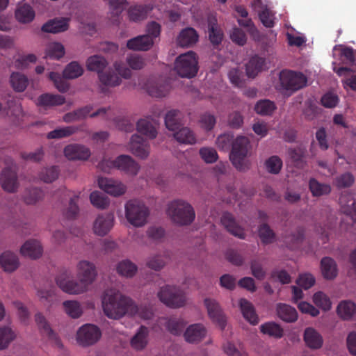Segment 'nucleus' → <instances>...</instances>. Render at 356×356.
<instances>
[{"instance_id": "c85d7f7f", "label": "nucleus", "mask_w": 356, "mask_h": 356, "mask_svg": "<svg viewBox=\"0 0 356 356\" xmlns=\"http://www.w3.org/2000/svg\"><path fill=\"white\" fill-rule=\"evenodd\" d=\"M149 330L145 326H140L131 339V347L136 350H143L148 343Z\"/></svg>"}, {"instance_id": "603ef678", "label": "nucleus", "mask_w": 356, "mask_h": 356, "mask_svg": "<svg viewBox=\"0 0 356 356\" xmlns=\"http://www.w3.org/2000/svg\"><path fill=\"white\" fill-rule=\"evenodd\" d=\"M118 273L127 277H133L137 271V266L129 260H123L117 266Z\"/></svg>"}, {"instance_id": "7ed1b4c3", "label": "nucleus", "mask_w": 356, "mask_h": 356, "mask_svg": "<svg viewBox=\"0 0 356 356\" xmlns=\"http://www.w3.org/2000/svg\"><path fill=\"white\" fill-rule=\"evenodd\" d=\"M166 212L174 223L181 226L191 225L195 218L193 207L182 200L170 202L168 204Z\"/></svg>"}, {"instance_id": "2eb2a0df", "label": "nucleus", "mask_w": 356, "mask_h": 356, "mask_svg": "<svg viewBox=\"0 0 356 356\" xmlns=\"http://www.w3.org/2000/svg\"><path fill=\"white\" fill-rule=\"evenodd\" d=\"M114 225L113 213H102L99 215L93 224V230L97 235L104 236L112 229Z\"/></svg>"}, {"instance_id": "9b49d317", "label": "nucleus", "mask_w": 356, "mask_h": 356, "mask_svg": "<svg viewBox=\"0 0 356 356\" xmlns=\"http://www.w3.org/2000/svg\"><path fill=\"white\" fill-rule=\"evenodd\" d=\"M279 79L282 88L291 92L302 89L307 82V77L302 73L288 70L280 72Z\"/></svg>"}, {"instance_id": "79ce46f5", "label": "nucleus", "mask_w": 356, "mask_h": 356, "mask_svg": "<svg viewBox=\"0 0 356 356\" xmlns=\"http://www.w3.org/2000/svg\"><path fill=\"white\" fill-rule=\"evenodd\" d=\"M91 110V106H86L72 112H69L65 114L63 116V120L67 123H70L84 119L90 114Z\"/></svg>"}, {"instance_id": "69168bd1", "label": "nucleus", "mask_w": 356, "mask_h": 356, "mask_svg": "<svg viewBox=\"0 0 356 356\" xmlns=\"http://www.w3.org/2000/svg\"><path fill=\"white\" fill-rule=\"evenodd\" d=\"M37 61V56L33 54L22 55L15 61V66L18 69H26L30 63H35Z\"/></svg>"}, {"instance_id": "a19ab883", "label": "nucleus", "mask_w": 356, "mask_h": 356, "mask_svg": "<svg viewBox=\"0 0 356 356\" xmlns=\"http://www.w3.org/2000/svg\"><path fill=\"white\" fill-rule=\"evenodd\" d=\"M107 65L106 60L104 57L97 55L90 56L87 60V69L90 71L97 72L98 75L103 72Z\"/></svg>"}, {"instance_id": "052dcab7", "label": "nucleus", "mask_w": 356, "mask_h": 356, "mask_svg": "<svg viewBox=\"0 0 356 356\" xmlns=\"http://www.w3.org/2000/svg\"><path fill=\"white\" fill-rule=\"evenodd\" d=\"M44 196L42 190L38 188H32L26 191L24 195V202L27 204H33L41 200Z\"/></svg>"}, {"instance_id": "4d7b16f0", "label": "nucleus", "mask_w": 356, "mask_h": 356, "mask_svg": "<svg viewBox=\"0 0 356 356\" xmlns=\"http://www.w3.org/2000/svg\"><path fill=\"white\" fill-rule=\"evenodd\" d=\"M58 167L51 166L42 169L39 175V177L40 179L44 182L51 183L58 177Z\"/></svg>"}, {"instance_id": "f3484780", "label": "nucleus", "mask_w": 356, "mask_h": 356, "mask_svg": "<svg viewBox=\"0 0 356 356\" xmlns=\"http://www.w3.org/2000/svg\"><path fill=\"white\" fill-rule=\"evenodd\" d=\"M204 305L211 320L218 324L221 329H224L226 325V320L218 303L214 300L206 298Z\"/></svg>"}, {"instance_id": "4c0bfd02", "label": "nucleus", "mask_w": 356, "mask_h": 356, "mask_svg": "<svg viewBox=\"0 0 356 356\" xmlns=\"http://www.w3.org/2000/svg\"><path fill=\"white\" fill-rule=\"evenodd\" d=\"M65 103V98L60 95L45 93L38 98V104L44 107L62 105Z\"/></svg>"}, {"instance_id": "bf43d9fd", "label": "nucleus", "mask_w": 356, "mask_h": 356, "mask_svg": "<svg viewBox=\"0 0 356 356\" xmlns=\"http://www.w3.org/2000/svg\"><path fill=\"white\" fill-rule=\"evenodd\" d=\"M91 204L100 209H104L109 204L108 198L101 192L94 191L90 195Z\"/></svg>"}, {"instance_id": "6e6d98bb", "label": "nucleus", "mask_w": 356, "mask_h": 356, "mask_svg": "<svg viewBox=\"0 0 356 356\" xmlns=\"http://www.w3.org/2000/svg\"><path fill=\"white\" fill-rule=\"evenodd\" d=\"M35 321L41 332L48 336L50 339L56 338V334L50 327L46 318L41 313H37L35 316Z\"/></svg>"}, {"instance_id": "58836bf2", "label": "nucleus", "mask_w": 356, "mask_h": 356, "mask_svg": "<svg viewBox=\"0 0 356 356\" xmlns=\"http://www.w3.org/2000/svg\"><path fill=\"white\" fill-rule=\"evenodd\" d=\"M337 314L342 318L348 320L356 314V305L350 300H344L337 307Z\"/></svg>"}, {"instance_id": "7c9ffc66", "label": "nucleus", "mask_w": 356, "mask_h": 356, "mask_svg": "<svg viewBox=\"0 0 356 356\" xmlns=\"http://www.w3.org/2000/svg\"><path fill=\"white\" fill-rule=\"evenodd\" d=\"M266 60L258 56H252L246 64L248 76L254 78L265 69Z\"/></svg>"}, {"instance_id": "ddd939ff", "label": "nucleus", "mask_w": 356, "mask_h": 356, "mask_svg": "<svg viewBox=\"0 0 356 356\" xmlns=\"http://www.w3.org/2000/svg\"><path fill=\"white\" fill-rule=\"evenodd\" d=\"M129 147L131 153L138 158L145 159L149 156V144L141 136L134 134L131 138Z\"/></svg>"}, {"instance_id": "b1692460", "label": "nucleus", "mask_w": 356, "mask_h": 356, "mask_svg": "<svg viewBox=\"0 0 356 356\" xmlns=\"http://www.w3.org/2000/svg\"><path fill=\"white\" fill-rule=\"evenodd\" d=\"M153 44L152 38H150L149 35H142L129 40L127 47L128 49L135 51H147L153 46Z\"/></svg>"}, {"instance_id": "20e7f679", "label": "nucleus", "mask_w": 356, "mask_h": 356, "mask_svg": "<svg viewBox=\"0 0 356 356\" xmlns=\"http://www.w3.org/2000/svg\"><path fill=\"white\" fill-rule=\"evenodd\" d=\"M252 148L250 141L246 136H238L232 143L230 160L233 165L239 171L250 169V162L246 159Z\"/></svg>"}, {"instance_id": "4468645a", "label": "nucleus", "mask_w": 356, "mask_h": 356, "mask_svg": "<svg viewBox=\"0 0 356 356\" xmlns=\"http://www.w3.org/2000/svg\"><path fill=\"white\" fill-rule=\"evenodd\" d=\"M0 184L5 191L15 193L19 186L16 171L10 167L5 168L0 175Z\"/></svg>"}, {"instance_id": "a878e982", "label": "nucleus", "mask_w": 356, "mask_h": 356, "mask_svg": "<svg viewBox=\"0 0 356 356\" xmlns=\"http://www.w3.org/2000/svg\"><path fill=\"white\" fill-rule=\"evenodd\" d=\"M198 38L197 31L193 28L188 27L180 32L177 43L182 47H191L198 41Z\"/></svg>"}, {"instance_id": "bb28decb", "label": "nucleus", "mask_w": 356, "mask_h": 356, "mask_svg": "<svg viewBox=\"0 0 356 356\" xmlns=\"http://www.w3.org/2000/svg\"><path fill=\"white\" fill-rule=\"evenodd\" d=\"M42 251L41 244L36 240L26 241L20 249V252L23 256L34 259L39 258L42 255Z\"/></svg>"}, {"instance_id": "f03ea898", "label": "nucleus", "mask_w": 356, "mask_h": 356, "mask_svg": "<svg viewBox=\"0 0 356 356\" xmlns=\"http://www.w3.org/2000/svg\"><path fill=\"white\" fill-rule=\"evenodd\" d=\"M102 303L104 314L110 318L118 319L136 311V307L131 305V299L113 290L104 291Z\"/></svg>"}, {"instance_id": "6ab92c4d", "label": "nucleus", "mask_w": 356, "mask_h": 356, "mask_svg": "<svg viewBox=\"0 0 356 356\" xmlns=\"http://www.w3.org/2000/svg\"><path fill=\"white\" fill-rule=\"evenodd\" d=\"M170 85L166 81L154 80L150 79L146 84L147 93L154 97H163L168 95L170 91Z\"/></svg>"}, {"instance_id": "c9c22d12", "label": "nucleus", "mask_w": 356, "mask_h": 356, "mask_svg": "<svg viewBox=\"0 0 356 356\" xmlns=\"http://www.w3.org/2000/svg\"><path fill=\"white\" fill-rule=\"evenodd\" d=\"M173 136L179 143L193 145L196 143V137L193 131L188 127H179L174 131Z\"/></svg>"}, {"instance_id": "0e129e2a", "label": "nucleus", "mask_w": 356, "mask_h": 356, "mask_svg": "<svg viewBox=\"0 0 356 356\" xmlns=\"http://www.w3.org/2000/svg\"><path fill=\"white\" fill-rule=\"evenodd\" d=\"M313 300L316 306L322 308L323 310H329L331 308V302L329 298L321 291L314 293Z\"/></svg>"}, {"instance_id": "e433bc0d", "label": "nucleus", "mask_w": 356, "mask_h": 356, "mask_svg": "<svg viewBox=\"0 0 356 356\" xmlns=\"http://www.w3.org/2000/svg\"><path fill=\"white\" fill-rule=\"evenodd\" d=\"M181 115L178 110L169 111L165 117L166 128L173 132L177 131L181 126Z\"/></svg>"}, {"instance_id": "1a4fd4ad", "label": "nucleus", "mask_w": 356, "mask_h": 356, "mask_svg": "<svg viewBox=\"0 0 356 356\" xmlns=\"http://www.w3.org/2000/svg\"><path fill=\"white\" fill-rule=\"evenodd\" d=\"M99 165L105 172L107 171L104 168V165H106L109 168H117L132 176L136 175L140 169L139 165L130 156L124 154L118 156L115 160L104 159Z\"/></svg>"}, {"instance_id": "5701e85b", "label": "nucleus", "mask_w": 356, "mask_h": 356, "mask_svg": "<svg viewBox=\"0 0 356 356\" xmlns=\"http://www.w3.org/2000/svg\"><path fill=\"white\" fill-rule=\"evenodd\" d=\"M68 18H55L46 22L42 26V31L47 33H58L65 31L69 28Z\"/></svg>"}, {"instance_id": "ea45409f", "label": "nucleus", "mask_w": 356, "mask_h": 356, "mask_svg": "<svg viewBox=\"0 0 356 356\" xmlns=\"http://www.w3.org/2000/svg\"><path fill=\"white\" fill-rule=\"evenodd\" d=\"M309 188L314 197L328 195L331 192V187L329 184L320 183L314 178L310 179Z\"/></svg>"}, {"instance_id": "f8f14e48", "label": "nucleus", "mask_w": 356, "mask_h": 356, "mask_svg": "<svg viewBox=\"0 0 356 356\" xmlns=\"http://www.w3.org/2000/svg\"><path fill=\"white\" fill-rule=\"evenodd\" d=\"M102 335L99 328L92 324L81 326L76 334L77 342L83 346H88L95 343Z\"/></svg>"}, {"instance_id": "393cba45", "label": "nucleus", "mask_w": 356, "mask_h": 356, "mask_svg": "<svg viewBox=\"0 0 356 356\" xmlns=\"http://www.w3.org/2000/svg\"><path fill=\"white\" fill-rule=\"evenodd\" d=\"M0 266L6 272L15 271L19 266L17 255L10 251L3 252L0 256Z\"/></svg>"}, {"instance_id": "680f3d73", "label": "nucleus", "mask_w": 356, "mask_h": 356, "mask_svg": "<svg viewBox=\"0 0 356 356\" xmlns=\"http://www.w3.org/2000/svg\"><path fill=\"white\" fill-rule=\"evenodd\" d=\"M355 181V177L350 172H345L335 178V185L339 188L350 187Z\"/></svg>"}, {"instance_id": "a18cd8bd", "label": "nucleus", "mask_w": 356, "mask_h": 356, "mask_svg": "<svg viewBox=\"0 0 356 356\" xmlns=\"http://www.w3.org/2000/svg\"><path fill=\"white\" fill-rule=\"evenodd\" d=\"M65 54L64 46L60 42L49 43L45 50V58L58 60Z\"/></svg>"}, {"instance_id": "4be33fe9", "label": "nucleus", "mask_w": 356, "mask_h": 356, "mask_svg": "<svg viewBox=\"0 0 356 356\" xmlns=\"http://www.w3.org/2000/svg\"><path fill=\"white\" fill-rule=\"evenodd\" d=\"M303 339L306 345L311 349H319L323 344V339L321 334L311 327L305 330Z\"/></svg>"}, {"instance_id": "de8ad7c7", "label": "nucleus", "mask_w": 356, "mask_h": 356, "mask_svg": "<svg viewBox=\"0 0 356 356\" xmlns=\"http://www.w3.org/2000/svg\"><path fill=\"white\" fill-rule=\"evenodd\" d=\"M289 155L294 165L298 168H302L305 166V151L301 147L290 148Z\"/></svg>"}, {"instance_id": "2f4dec72", "label": "nucleus", "mask_w": 356, "mask_h": 356, "mask_svg": "<svg viewBox=\"0 0 356 356\" xmlns=\"http://www.w3.org/2000/svg\"><path fill=\"white\" fill-rule=\"evenodd\" d=\"M277 314L278 317L286 323H293L298 319L296 309L286 304H278L277 306Z\"/></svg>"}, {"instance_id": "aec40b11", "label": "nucleus", "mask_w": 356, "mask_h": 356, "mask_svg": "<svg viewBox=\"0 0 356 356\" xmlns=\"http://www.w3.org/2000/svg\"><path fill=\"white\" fill-rule=\"evenodd\" d=\"M221 222L226 229L233 236L240 239L245 238L244 229L236 223L234 218L230 213H224L221 218Z\"/></svg>"}, {"instance_id": "423d86ee", "label": "nucleus", "mask_w": 356, "mask_h": 356, "mask_svg": "<svg viewBox=\"0 0 356 356\" xmlns=\"http://www.w3.org/2000/svg\"><path fill=\"white\" fill-rule=\"evenodd\" d=\"M83 73V67L77 62L73 61L65 67L63 70V77L57 72H51L49 74V78L60 92H65L69 88V83L65 79H76L81 76Z\"/></svg>"}, {"instance_id": "774afa93", "label": "nucleus", "mask_w": 356, "mask_h": 356, "mask_svg": "<svg viewBox=\"0 0 356 356\" xmlns=\"http://www.w3.org/2000/svg\"><path fill=\"white\" fill-rule=\"evenodd\" d=\"M201 158L207 163H212L217 161L218 156L217 152L211 147H202L200 149Z\"/></svg>"}, {"instance_id": "dca6fc26", "label": "nucleus", "mask_w": 356, "mask_h": 356, "mask_svg": "<svg viewBox=\"0 0 356 356\" xmlns=\"http://www.w3.org/2000/svg\"><path fill=\"white\" fill-rule=\"evenodd\" d=\"M98 185L101 189L113 196H120L126 191V186L121 182L106 177H99Z\"/></svg>"}, {"instance_id": "09e8293b", "label": "nucleus", "mask_w": 356, "mask_h": 356, "mask_svg": "<svg viewBox=\"0 0 356 356\" xmlns=\"http://www.w3.org/2000/svg\"><path fill=\"white\" fill-rule=\"evenodd\" d=\"M16 335L8 326H0V350L6 348L15 339Z\"/></svg>"}, {"instance_id": "864d4df0", "label": "nucleus", "mask_w": 356, "mask_h": 356, "mask_svg": "<svg viewBox=\"0 0 356 356\" xmlns=\"http://www.w3.org/2000/svg\"><path fill=\"white\" fill-rule=\"evenodd\" d=\"M275 108L274 102L268 99L260 100L254 106L255 111L261 115H271Z\"/></svg>"}, {"instance_id": "13d9d810", "label": "nucleus", "mask_w": 356, "mask_h": 356, "mask_svg": "<svg viewBox=\"0 0 356 356\" xmlns=\"http://www.w3.org/2000/svg\"><path fill=\"white\" fill-rule=\"evenodd\" d=\"M185 323L181 318H170L165 323L167 330L174 335H179L182 332Z\"/></svg>"}, {"instance_id": "f257e3e1", "label": "nucleus", "mask_w": 356, "mask_h": 356, "mask_svg": "<svg viewBox=\"0 0 356 356\" xmlns=\"http://www.w3.org/2000/svg\"><path fill=\"white\" fill-rule=\"evenodd\" d=\"M97 275L95 264L86 260H81L77 264V277L79 282L72 280V272L69 269L60 270L56 277L58 286L70 294H79L84 292L95 280Z\"/></svg>"}, {"instance_id": "0eeeda50", "label": "nucleus", "mask_w": 356, "mask_h": 356, "mask_svg": "<svg viewBox=\"0 0 356 356\" xmlns=\"http://www.w3.org/2000/svg\"><path fill=\"white\" fill-rule=\"evenodd\" d=\"M149 215L148 208L140 201L131 200L125 204V216L128 222L134 227H142Z\"/></svg>"}, {"instance_id": "f704fd0d", "label": "nucleus", "mask_w": 356, "mask_h": 356, "mask_svg": "<svg viewBox=\"0 0 356 356\" xmlns=\"http://www.w3.org/2000/svg\"><path fill=\"white\" fill-rule=\"evenodd\" d=\"M15 17L21 23H29L33 20L35 12L29 4H19L15 10Z\"/></svg>"}, {"instance_id": "49530a36", "label": "nucleus", "mask_w": 356, "mask_h": 356, "mask_svg": "<svg viewBox=\"0 0 356 356\" xmlns=\"http://www.w3.org/2000/svg\"><path fill=\"white\" fill-rule=\"evenodd\" d=\"M79 130L78 127L69 126L56 129L47 135L48 139H60L67 138L75 134Z\"/></svg>"}, {"instance_id": "412c9836", "label": "nucleus", "mask_w": 356, "mask_h": 356, "mask_svg": "<svg viewBox=\"0 0 356 356\" xmlns=\"http://www.w3.org/2000/svg\"><path fill=\"white\" fill-rule=\"evenodd\" d=\"M207 334V330L203 325L197 323L191 325L184 332L185 340L191 343L201 341Z\"/></svg>"}, {"instance_id": "338daca9", "label": "nucleus", "mask_w": 356, "mask_h": 356, "mask_svg": "<svg viewBox=\"0 0 356 356\" xmlns=\"http://www.w3.org/2000/svg\"><path fill=\"white\" fill-rule=\"evenodd\" d=\"M304 238V229L302 227H298L294 233L290 236H286L284 241L289 243V248H294L296 245L299 244Z\"/></svg>"}, {"instance_id": "e2e57ef3", "label": "nucleus", "mask_w": 356, "mask_h": 356, "mask_svg": "<svg viewBox=\"0 0 356 356\" xmlns=\"http://www.w3.org/2000/svg\"><path fill=\"white\" fill-rule=\"evenodd\" d=\"M234 135L231 133H225L220 135L216 139V145L220 149L228 150L232 147L234 141Z\"/></svg>"}, {"instance_id": "cd10ccee", "label": "nucleus", "mask_w": 356, "mask_h": 356, "mask_svg": "<svg viewBox=\"0 0 356 356\" xmlns=\"http://www.w3.org/2000/svg\"><path fill=\"white\" fill-rule=\"evenodd\" d=\"M152 9L153 6L150 4L132 6L128 10L129 18L135 22L142 21L147 17Z\"/></svg>"}, {"instance_id": "c756f323", "label": "nucleus", "mask_w": 356, "mask_h": 356, "mask_svg": "<svg viewBox=\"0 0 356 356\" xmlns=\"http://www.w3.org/2000/svg\"><path fill=\"white\" fill-rule=\"evenodd\" d=\"M239 306L242 314L245 320L252 325H257L259 323V317L256 314L255 309L252 304L246 299L241 298L239 301Z\"/></svg>"}, {"instance_id": "c03bdc74", "label": "nucleus", "mask_w": 356, "mask_h": 356, "mask_svg": "<svg viewBox=\"0 0 356 356\" xmlns=\"http://www.w3.org/2000/svg\"><path fill=\"white\" fill-rule=\"evenodd\" d=\"M137 130L150 139L155 138L157 135V131L152 122L146 119H140L138 121Z\"/></svg>"}, {"instance_id": "3c124183", "label": "nucleus", "mask_w": 356, "mask_h": 356, "mask_svg": "<svg viewBox=\"0 0 356 356\" xmlns=\"http://www.w3.org/2000/svg\"><path fill=\"white\" fill-rule=\"evenodd\" d=\"M63 307L66 314L73 318H79L83 310L79 302L74 300H66L63 303Z\"/></svg>"}, {"instance_id": "6e6552de", "label": "nucleus", "mask_w": 356, "mask_h": 356, "mask_svg": "<svg viewBox=\"0 0 356 356\" xmlns=\"http://www.w3.org/2000/svg\"><path fill=\"white\" fill-rule=\"evenodd\" d=\"M175 70L181 77L195 76L198 71V62L195 53L191 51L179 56L175 60Z\"/></svg>"}, {"instance_id": "5fc2aeb1", "label": "nucleus", "mask_w": 356, "mask_h": 356, "mask_svg": "<svg viewBox=\"0 0 356 356\" xmlns=\"http://www.w3.org/2000/svg\"><path fill=\"white\" fill-rule=\"evenodd\" d=\"M282 164V161L278 156H271L265 161L266 170L273 175H277L280 172Z\"/></svg>"}, {"instance_id": "72a5a7b5", "label": "nucleus", "mask_w": 356, "mask_h": 356, "mask_svg": "<svg viewBox=\"0 0 356 356\" xmlns=\"http://www.w3.org/2000/svg\"><path fill=\"white\" fill-rule=\"evenodd\" d=\"M260 332L274 339H281L284 336V330L280 325L269 321L261 324L259 327Z\"/></svg>"}, {"instance_id": "9d476101", "label": "nucleus", "mask_w": 356, "mask_h": 356, "mask_svg": "<svg viewBox=\"0 0 356 356\" xmlns=\"http://www.w3.org/2000/svg\"><path fill=\"white\" fill-rule=\"evenodd\" d=\"M114 67L116 71L115 72L113 70H108L99 73V79L100 82L106 86L115 87L119 86L121 83L120 76L128 79L131 76V71L126 67V65L121 62H115L114 63Z\"/></svg>"}, {"instance_id": "8fccbe9b", "label": "nucleus", "mask_w": 356, "mask_h": 356, "mask_svg": "<svg viewBox=\"0 0 356 356\" xmlns=\"http://www.w3.org/2000/svg\"><path fill=\"white\" fill-rule=\"evenodd\" d=\"M259 236L262 243H272L275 238V234L267 223H263L259 227Z\"/></svg>"}, {"instance_id": "a211bd4d", "label": "nucleus", "mask_w": 356, "mask_h": 356, "mask_svg": "<svg viewBox=\"0 0 356 356\" xmlns=\"http://www.w3.org/2000/svg\"><path fill=\"white\" fill-rule=\"evenodd\" d=\"M90 154L89 148L80 144L68 145L64 149V154L70 160H87Z\"/></svg>"}, {"instance_id": "37998d69", "label": "nucleus", "mask_w": 356, "mask_h": 356, "mask_svg": "<svg viewBox=\"0 0 356 356\" xmlns=\"http://www.w3.org/2000/svg\"><path fill=\"white\" fill-rule=\"evenodd\" d=\"M10 84L16 92H23L29 84L28 78L19 72H13L10 78Z\"/></svg>"}, {"instance_id": "39448f33", "label": "nucleus", "mask_w": 356, "mask_h": 356, "mask_svg": "<svg viewBox=\"0 0 356 356\" xmlns=\"http://www.w3.org/2000/svg\"><path fill=\"white\" fill-rule=\"evenodd\" d=\"M159 300L170 308H180L186 303L185 292L179 286L165 285L158 292Z\"/></svg>"}, {"instance_id": "473e14b6", "label": "nucleus", "mask_w": 356, "mask_h": 356, "mask_svg": "<svg viewBox=\"0 0 356 356\" xmlns=\"http://www.w3.org/2000/svg\"><path fill=\"white\" fill-rule=\"evenodd\" d=\"M321 269L324 278L333 280L337 275V267L335 261L328 257H323L321 261Z\"/></svg>"}]
</instances>
